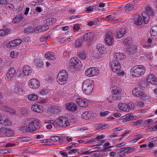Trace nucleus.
Segmentation results:
<instances>
[{
	"label": "nucleus",
	"mask_w": 157,
	"mask_h": 157,
	"mask_svg": "<svg viewBox=\"0 0 157 157\" xmlns=\"http://www.w3.org/2000/svg\"><path fill=\"white\" fill-rule=\"evenodd\" d=\"M82 66L81 61L77 57H74L71 59L68 68L70 71H78Z\"/></svg>",
	"instance_id": "1"
},
{
	"label": "nucleus",
	"mask_w": 157,
	"mask_h": 157,
	"mask_svg": "<svg viewBox=\"0 0 157 157\" xmlns=\"http://www.w3.org/2000/svg\"><path fill=\"white\" fill-rule=\"evenodd\" d=\"M82 90L84 93L90 94L93 91L94 88L93 81L90 79H86L83 82Z\"/></svg>",
	"instance_id": "2"
},
{
	"label": "nucleus",
	"mask_w": 157,
	"mask_h": 157,
	"mask_svg": "<svg viewBox=\"0 0 157 157\" xmlns=\"http://www.w3.org/2000/svg\"><path fill=\"white\" fill-rule=\"evenodd\" d=\"M145 71L143 66L139 65L133 67L131 69L130 71L133 77H139L143 75Z\"/></svg>",
	"instance_id": "3"
},
{
	"label": "nucleus",
	"mask_w": 157,
	"mask_h": 157,
	"mask_svg": "<svg viewBox=\"0 0 157 157\" xmlns=\"http://www.w3.org/2000/svg\"><path fill=\"white\" fill-rule=\"evenodd\" d=\"M110 64L111 69L113 72L117 73L118 76H121L124 75V71H120L121 67L119 61L117 60H113L111 62Z\"/></svg>",
	"instance_id": "4"
},
{
	"label": "nucleus",
	"mask_w": 157,
	"mask_h": 157,
	"mask_svg": "<svg viewBox=\"0 0 157 157\" xmlns=\"http://www.w3.org/2000/svg\"><path fill=\"white\" fill-rule=\"evenodd\" d=\"M68 79V74L65 70H62L58 74L56 79L58 82L61 85L65 84Z\"/></svg>",
	"instance_id": "5"
},
{
	"label": "nucleus",
	"mask_w": 157,
	"mask_h": 157,
	"mask_svg": "<svg viewBox=\"0 0 157 157\" xmlns=\"http://www.w3.org/2000/svg\"><path fill=\"white\" fill-rule=\"evenodd\" d=\"M59 125L61 127H66L70 124V122L67 118L63 116H60L58 120Z\"/></svg>",
	"instance_id": "6"
},
{
	"label": "nucleus",
	"mask_w": 157,
	"mask_h": 157,
	"mask_svg": "<svg viewBox=\"0 0 157 157\" xmlns=\"http://www.w3.org/2000/svg\"><path fill=\"white\" fill-rule=\"evenodd\" d=\"M99 73V70L97 68L92 67L87 69L85 71L86 75L89 77L97 75Z\"/></svg>",
	"instance_id": "7"
},
{
	"label": "nucleus",
	"mask_w": 157,
	"mask_h": 157,
	"mask_svg": "<svg viewBox=\"0 0 157 157\" xmlns=\"http://www.w3.org/2000/svg\"><path fill=\"white\" fill-rule=\"evenodd\" d=\"M119 108L124 111L128 112L130 109H133V105L131 103L127 104L121 103L118 105Z\"/></svg>",
	"instance_id": "8"
},
{
	"label": "nucleus",
	"mask_w": 157,
	"mask_h": 157,
	"mask_svg": "<svg viewBox=\"0 0 157 157\" xmlns=\"http://www.w3.org/2000/svg\"><path fill=\"white\" fill-rule=\"evenodd\" d=\"M136 51V48L134 45H131L129 48L126 49L124 52V55L127 56H131L135 54Z\"/></svg>",
	"instance_id": "9"
},
{
	"label": "nucleus",
	"mask_w": 157,
	"mask_h": 157,
	"mask_svg": "<svg viewBox=\"0 0 157 157\" xmlns=\"http://www.w3.org/2000/svg\"><path fill=\"white\" fill-rule=\"evenodd\" d=\"M114 41L113 36V33L110 31H108L106 33L105 43L109 45H111Z\"/></svg>",
	"instance_id": "10"
},
{
	"label": "nucleus",
	"mask_w": 157,
	"mask_h": 157,
	"mask_svg": "<svg viewBox=\"0 0 157 157\" xmlns=\"http://www.w3.org/2000/svg\"><path fill=\"white\" fill-rule=\"evenodd\" d=\"M29 85L31 88L35 89L39 87L40 83L37 79L33 78L30 79L29 81Z\"/></svg>",
	"instance_id": "11"
},
{
	"label": "nucleus",
	"mask_w": 157,
	"mask_h": 157,
	"mask_svg": "<svg viewBox=\"0 0 157 157\" xmlns=\"http://www.w3.org/2000/svg\"><path fill=\"white\" fill-rule=\"evenodd\" d=\"M140 87H136L132 91L133 94L135 96L140 97L142 98L145 97L146 95L143 92L140 90Z\"/></svg>",
	"instance_id": "12"
},
{
	"label": "nucleus",
	"mask_w": 157,
	"mask_h": 157,
	"mask_svg": "<svg viewBox=\"0 0 157 157\" xmlns=\"http://www.w3.org/2000/svg\"><path fill=\"white\" fill-rule=\"evenodd\" d=\"M83 37L84 40L89 43L92 41L94 40V34L93 32H89L86 33L84 35Z\"/></svg>",
	"instance_id": "13"
},
{
	"label": "nucleus",
	"mask_w": 157,
	"mask_h": 157,
	"mask_svg": "<svg viewBox=\"0 0 157 157\" xmlns=\"http://www.w3.org/2000/svg\"><path fill=\"white\" fill-rule=\"evenodd\" d=\"M16 70L13 67L10 68L6 74L7 79L9 81L12 80L15 75Z\"/></svg>",
	"instance_id": "14"
},
{
	"label": "nucleus",
	"mask_w": 157,
	"mask_h": 157,
	"mask_svg": "<svg viewBox=\"0 0 157 157\" xmlns=\"http://www.w3.org/2000/svg\"><path fill=\"white\" fill-rule=\"evenodd\" d=\"M66 107L68 110L71 111H75L77 109L76 105L73 102L67 103Z\"/></svg>",
	"instance_id": "15"
},
{
	"label": "nucleus",
	"mask_w": 157,
	"mask_h": 157,
	"mask_svg": "<svg viewBox=\"0 0 157 157\" xmlns=\"http://www.w3.org/2000/svg\"><path fill=\"white\" fill-rule=\"evenodd\" d=\"M134 23L138 25H140L142 23L143 21L141 17L138 14H135L134 16Z\"/></svg>",
	"instance_id": "16"
},
{
	"label": "nucleus",
	"mask_w": 157,
	"mask_h": 157,
	"mask_svg": "<svg viewBox=\"0 0 157 157\" xmlns=\"http://www.w3.org/2000/svg\"><path fill=\"white\" fill-rule=\"evenodd\" d=\"M97 49L101 55L106 53V48L101 44H98L97 45Z\"/></svg>",
	"instance_id": "17"
},
{
	"label": "nucleus",
	"mask_w": 157,
	"mask_h": 157,
	"mask_svg": "<svg viewBox=\"0 0 157 157\" xmlns=\"http://www.w3.org/2000/svg\"><path fill=\"white\" fill-rule=\"evenodd\" d=\"M82 117L85 120H90L94 118L93 114H90L88 111L84 112L82 115Z\"/></svg>",
	"instance_id": "18"
},
{
	"label": "nucleus",
	"mask_w": 157,
	"mask_h": 157,
	"mask_svg": "<svg viewBox=\"0 0 157 157\" xmlns=\"http://www.w3.org/2000/svg\"><path fill=\"white\" fill-rule=\"evenodd\" d=\"M33 111L38 113H41L43 110V107L39 105H34L31 107Z\"/></svg>",
	"instance_id": "19"
},
{
	"label": "nucleus",
	"mask_w": 157,
	"mask_h": 157,
	"mask_svg": "<svg viewBox=\"0 0 157 157\" xmlns=\"http://www.w3.org/2000/svg\"><path fill=\"white\" fill-rule=\"evenodd\" d=\"M23 71L25 75L28 76L32 73V70L31 68L29 66H24L23 68Z\"/></svg>",
	"instance_id": "20"
},
{
	"label": "nucleus",
	"mask_w": 157,
	"mask_h": 157,
	"mask_svg": "<svg viewBox=\"0 0 157 157\" xmlns=\"http://www.w3.org/2000/svg\"><path fill=\"white\" fill-rule=\"evenodd\" d=\"M126 33V30L124 28H121L117 32V37L121 38Z\"/></svg>",
	"instance_id": "21"
},
{
	"label": "nucleus",
	"mask_w": 157,
	"mask_h": 157,
	"mask_svg": "<svg viewBox=\"0 0 157 157\" xmlns=\"http://www.w3.org/2000/svg\"><path fill=\"white\" fill-rule=\"evenodd\" d=\"M45 57L48 59L53 60H56V55L54 53L48 52L45 53Z\"/></svg>",
	"instance_id": "22"
},
{
	"label": "nucleus",
	"mask_w": 157,
	"mask_h": 157,
	"mask_svg": "<svg viewBox=\"0 0 157 157\" xmlns=\"http://www.w3.org/2000/svg\"><path fill=\"white\" fill-rule=\"evenodd\" d=\"M76 102L79 106L83 107H86L87 104L85 101L80 98H78L76 99Z\"/></svg>",
	"instance_id": "23"
},
{
	"label": "nucleus",
	"mask_w": 157,
	"mask_h": 157,
	"mask_svg": "<svg viewBox=\"0 0 157 157\" xmlns=\"http://www.w3.org/2000/svg\"><path fill=\"white\" fill-rule=\"evenodd\" d=\"M147 81L148 82L154 84H157V81L155 80L154 76L152 75L149 76L147 79Z\"/></svg>",
	"instance_id": "24"
},
{
	"label": "nucleus",
	"mask_w": 157,
	"mask_h": 157,
	"mask_svg": "<svg viewBox=\"0 0 157 157\" xmlns=\"http://www.w3.org/2000/svg\"><path fill=\"white\" fill-rule=\"evenodd\" d=\"M147 14L148 17L152 18L153 17L155 16V13L153 10L150 7H147L146 8Z\"/></svg>",
	"instance_id": "25"
},
{
	"label": "nucleus",
	"mask_w": 157,
	"mask_h": 157,
	"mask_svg": "<svg viewBox=\"0 0 157 157\" xmlns=\"http://www.w3.org/2000/svg\"><path fill=\"white\" fill-rule=\"evenodd\" d=\"M142 16L144 23L145 24H147L149 22L150 19L151 18L148 17L147 14V13L145 12H143L142 13Z\"/></svg>",
	"instance_id": "26"
},
{
	"label": "nucleus",
	"mask_w": 157,
	"mask_h": 157,
	"mask_svg": "<svg viewBox=\"0 0 157 157\" xmlns=\"http://www.w3.org/2000/svg\"><path fill=\"white\" fill-rule=\"evenodd\" d=\"M61 108L59 106H55L52 107L51 108V111L54 114H58L60 113L61 111Z\"/></svg>",
	"instance_id": "27"
},
{
	"label": "nucleus",
	"mask_w": 157,
	"mask_h": 157,
	"mask_svg": "<svg viewBox=\"0 0 157 157\" xmlns=\"http://www.w3.org/2000/svg\"><path fill=\"white\" fill-rule=\"evenodd\" d=\"M35 130H36V128L34 127V124L32 123V121L29 123L28 126H27V132H31Z\"/></svg>",
	"instance_id": "28"
},
{
	"label": "nucleus",
	"mask_w": 157,
	"mask_h": 157,
	"mask_svg": "<svg viewBox=\"0 0 157 157\" xmlns=\"http://www.w3.org/2000/svg\"><path fill=\"white\" fill-rule=\"evenodd\" d=\"M150 32L151 36H157V26H155L151 28Z\"/></svg>",
	"instance_id": "29"
},
{
	"label": "nucleus",
	"mask_w": 157,
	"mask_h": 157,
	"mask_svg": "<svg viewBox=\"0 0 157 157\" xmlns=\"http://www.w3.org/2000/svg\"><path fill=\"white\" fill-rule=\"evenodd\" d=\"M56 19L53 18H49L46 20V24L48 26L52 25L56 22Z\"/></svg>",
	"instance_id": "30"
},
{
	"label": "nucleus",
	"mask_w": 157,
	"mask_h": 157,
	"mask_svg": "<svg viewBox=\"0 0 157 157\" xmlns=\"http://www.w3.org/2000/svg\"><path fill=\"white\" fill-rule=\"evenodd\" d=\"M32 123L34 124V127L36 128V130L39 129L41 125L40 124V121H39L37 119H35L32 121Z\"/></svg>",
	"instance_id": "31"
},
{
	"label": "nucleus",
	"mask_w": 157,
	"mask_h": 157,
	"mask_svg": "<svg viewBox=\"0 0 157 157\" xmlns=\"http://www.w3.org/2000/svg\"><path fill=\"white\" fill-rule=\"evenodd\" d=\"M23 18L21 14H20L18 16H17L15 18L13 19V22L14 23L18 22L22 20Z\"/></svg>",
	"instance_id": "32"
},
{
	"label": "nucleus",
	"mask_w": 157,
	"mask_h": 157,
	"mask_svg": "<svg viewBox=\"0 0 157 157\" xmlns=\"http://www.w3.org/2000/svg\"><path fill=\"white\" fill-rule=\"evenodd\" d=\"M134 9V6L130 3L127 4L125 7V9L126 13L128 12L129 11L132 10Z\"/></svg>",
	"instance_id": "33"
},
{
	"label": "nucleus",
	"mask_w": 157,
	"mask_h": 157,
	"mask_svg": "<svg viewBox=\"0 0 157 157\" xmlns=\"http://www.w3.org/2000/svg\"><path fill=\"white\" fill-rule=\"evenodd\" d=\"M13 135V132L11 129L6 128L5 133L4 134V136L9 137Z\"/></svg>",
	"instance_id": "34"
},
{
	"label": "nucleus",
	"mask_w": 157,
	"mask_h": 157,
	"mask_svg": "<svg viewBox=\"0 0 157 157\" xmlns=\"http://www.w3.org/2000/svg\"><path fill=\"white\" fill-rule=\"evenodd\" d=\"M121 120H122V121L124 123L130 121V119H129V113L127 114L126 115L122 117L121 118Z\"/></svg>",
	"instance_id": "35"
},
{
	"label": "nucleus",
	"mask_w": 157,
	"mask_h": 157,
	"mask_svg": "<svg viewBox=\"0 0 157 157\" xmlns=\"http://www.w3.org/2000/svg\"><path fill=\"white\" fill-rule=\"evenodd\" d=\"M122 54L120 52L116 53L114 55V58L117 61H120L122 59Z\"/></svg>",
	"instance_id": "36"
},
{
	"label": "nucleus",
	"mask_w": 157,
	"mask_h": 157,
	"mask_svg": "<svg viewBox=\"0 0 157 157\" xmlns=\"http://www.w3.org/2000/svg\"><path fill=\"white\" fill-rule=\"evenodd\" d=\"M82 39H77L75 41V44L76 48H80L82 45Z\"/></svg>",
	"instance_id": "37"
},
{
	"label": "nucleus",
	"mask_w": 157,
	"mask_h": 157,
	"mask_svg": "<svg viewBox=\"0 0 157 157\" xmlns=\"http://www.w3.org/2000/svg\"><path fill=\"white\" fill-rule=\"evenodd\" d=\"M38 98V96L36 94H30L28 96L29 99L32 101H35L37 100Z\"/></svg>",
	"instance_id": "38"
},
{
	"label": "nucleus",
	"mask_w": 157,
	"mask_h": 157,
	"mask_svg": "<svg viewBox=\"0 0 157 157\" xmlns=\"http://www.w3.org/2000/svg\"><path fill=\"white\" fill-rule=\"evenodd\" d=\"M34 30V29L32 27H29L25 29L24 30V33L27 34L29 33H33Z\"/></svg>",
	"instance_id": "39"
},
{
	"label": "nucleus",
	"mask_w": 157,
	"mask_h": 157,
	"mask_svg": "<svg viewBox=\"0 0 157 157\" xmlns=\"http://www.w3.org/2000/svg\"><path fill=\"white\" fill-rule=\"evenodd\" d=\"M121 89L117 87H114V89L113 90L112 93L113 94H118V93H121Z\"/></svg>",
	"instance_id": "40"
},
{
	"label": "nucleus",
	"mask_w": 157,
	"mask_h": 157,
	"mask_svg": "<svg viewBox=\"0 0 157 157\" xmlns=\"http://www.w3.org/2000/svg\"><path fill=\"white\" fill-rule=\"evenodd\" d=\"M121 94L118 93V94H113L112 95V97L115 100H120L121 99Z\"/></svg>",
	"instance_id": "41"
},
{
	"label": "nucleus",
	"mask_w": 157,
	"mask_h": 157,
	"mask_svg": "<svg viewBox=\"0 0 157 157\" xmlns=\"http://www.w3.org/2000/svg\"><path fill=\"white\" fill-rule=\"evenodd\" d=\"M12 41L13 42V44H14V47L19 45L21 44L22 42L21 40L20 39H15Z\"/></svg>",
	"instance_id": "42"
},
{
	"label": "nucleus",
	"mask_w": 157,
	"mask_h": 157,
	"mask_svg": "<svg viewBox=\"0 0 157 157\" xmlns=\"http://www.w3.org/2000/svg\"><path fill=\"white\" fill-rule=\"evenodd\" d=\"M20 113L21 116H26L28 113L27 109L24 108L20 109Z\"/></svg>",
	"instance_id": "43"
},
{
	"label": "nucleus",
	"mask_w": 157,
	"mask_h": 157,
	"mask_svg": "<svg viewBox=\"0 0 157 157\" xmlns=\"http://www.w3.org/2000/svg\"><path fill=\"white\" fill-rule=\"evenodd\" d=\"M132 39L131 37H128L123 40V43L126 45H128L131 43Z\"/></svg>",
	"instance_id": "44"
},
{
	"label": "nucleus",
	"mask_w": 157,
	"mask_h": 157,
	"mask_svg": "<svg viewBox=\"0 0 157 157\" xmlns=\"http://www.w3.org/2000/svg\"><path fill=\"white\" fill-rule=\"evenodd\" d=\"M78 56L80 58L83 59H85L86 58V56L84 51H82L79 52Z\"/></svg>",
	"instance_id": "45"
},
{
	"label": "nucleus",
	"mask_w": 157,
	"mask_h": 157,
	"mask_svg": "<svg viewBox=\"0 0 157 157\" xmlns=\"http://www.w3.org/2000/svg\"><path fill=\"white\" fill-rule=\"evenodd\" d=\"M125 150H127V151H124V153L126 154H128L129 153H131L134 150V148L132 147L131 148V147H128L125 148Z\"/></svg>",
	"instance_id": "46"
},
{
	"label": "nucleus",
	"mask_w": 157,
	"mask_h": 157,
	"mask_svg": "<svg viewBox=\"0 0 157 157\" xmlns=\"http://www.w3.org/2000/svg\"><path fill=\"white\" fill-rule=\"evenodd\" d=\"M4 124H3V125H7V126H9L11 124V121L9 120V119L5 117V120H4Z\"/></svg>",
	"instance_id": "47"
},
{
	"label": "nucleus",
	"mask_w": 157,
	"mask_h": 157,
	"mask_svg": "<svg viewBox=\"0 0 157 157\" xmlns=\"http://www.w3.org/2000/svg\"><path fill=\"white\" fill-rule=\"evenodd\" d=\"M135 137L136 138L135 139L131 141L130 142L131 143H133L136 142V141H137L138 140H139L141 138V136L140 135L136 136Z\"/></svg>",
	"instance_id": "48"
},
{
	"label": "nucleus",
	"mask_w": 157,
	"mask_h": 157,
	"mask_svg": "<svg viewBox=\"0 0 157 157\" xmlns=\"http://www.w3.org/2000/svg\"><path fill=\"white\" fill-rule=\"evenodd\" d=\"M100 56L98 53L94 52L92 55V57H93V59H97L99 58Z\"/></svg>",
	"instance_id": "49"
},
{
	"label": "nucleus",
	"mask_w": 157,
	"mask_h": 157,
	"mask_svg": "<svg viewBox=\"0 0 157 157\" xmlns=\"http://www.w3.org/2000/svg\"><path fill=\"white\" fill-rule=\"evenodd\" d=\"M51 140H52L53 142H56L59 141V137L57 136H52L51 137Z\"/></svg>",
	"instance_id": "50"
},
{
	"label": "nucleus",
	"mask_w": 157,
	"mask_h": 157,
	"mask_svg": "<svg viewBox=\"0 0 157 157\" xmlns=\"http://www.w3.org/2000/svg\"><path fill=\"white\" fill-rule=\"evenodd\" d=\"M21 141L23 142H27L29 141L30 140V138L28 137H22L21 138Z\"/></svg>",
	"instance_id": "51"
},
{
	"label": "nucleus",
	"mask_w": 157,
	"mask_h": 157,
	"mask_svg": "<svg viewBox=\"0 0 157 157\" xmlns=\"http://www.w3.org/2000/svg\"><path fill=\"white\" fill-rule=\"evenodd\" d=\"M50 37L49 36L45 35L44 36L40 39V40L41 42H44L48 38H50Z\"/></svg>",
	"instance_id": "52"
},
{
	"label": "nucleus",
	"mask_w": 157,
	"mask_h": 157,
	"mask_svg": "<svg viewBox=\"0 0 157 157\" xmlns=\"http://www.w3.org/2000/svg\"><path fill=\"white\" fill-rule=\"evenodd\" d=\"M20 130L21 131H23L24 132H27V125L26 126L23 125L20 127Z\"/></svg>",
	"instance_id": "53"
},
{
	"label": "nucleus",
	"mask_w": 157,
	"mask_h": 157,
	"mask_svg": "<svg viewBox=\"0 0 157 157\" xmlns=\"http://www.w3.org/2000/svg\"><path fill=\"white\" fill-rule=\"evenodd\" d=\"M6 128H0V134L4 136V134L6 132Z\"/></svg>",
	"instance_id": "54"
},
{
	"label": "nucleus",
	"mask_w": 157,
	"mask_h": 157,
	"mask_svg": "<svg viewBox=\"0 0 157 157\" xmlns=\"http://www.w3.org/2000/svg\"><path fill=\"white\" fill-rule=\"evenodd\" d=\"M6 117L5 116H2L1 115H0V123L2 125H3L4 124V121L5 118Z\"/></svg>",
	"instance_id": "55"
},
{
	"label": "nucleus",
	"mask_w": 157,
	"mask_h": 157,
	"mask_svg": "<svg viewBox=\"0 0 157 157\" xmlns=\"http://www.w3.org/2000/svg\"><path fill=\"white\" fill-rule=\"evenodd\" d=\"M73 28L75 30H78L80 29L79 25L78 24H75V25H74Z\"/></svg>",
	"instance_id": "56"
},
{
	"label": "nucleus",
	"mask_w": 157,
	"mask_h": 157,
	"mask_svg": "<svg viewBox=\"0 0 157 157\" xmlns=\"http://www.w3.org/2000/svg\"><path fill=\"white\" fill-rule=\"evenodd\" d=\"M36 30H37L39 32H43L42 29V26L41 25L36 27L35 29L34 30V31L36 32Z\"/></svg>",
	"instance_id": "57"
},
{
	"label": "nucleus",
	"mask_w": 157,
	"mask_h": 157,
	"mask_svg": "<svg viewBox=\"0 0 157 157\" xmlns=\"http://www.w3.org/2000/svg\"><path fill=\"white\" fill-rule=\"evenodd\" d=\"M125 151V148H122L119 149H118L116 150L115 151L117 153H120L124 151Z\"/></svg>",
	"instance_id": "58"
},
{
	"label": "nucleus",
	"mask_w": 157,
	"mask_h": 157,
	"mask_svg": "<svg viewBox=\"0 0 157 157\" xmlns=\"http://www.w3.org/2000/svg\"><path fill=\"white\" fill-rule=\"evenodd\" d=\"M42 29L43 31H45L49 28L48 26L47 25H42Z\"/></svg>",
	"instance_id": "59"
},
{
	"label": "nucleus",
	"mask_w": 157,
	"mask_h": 157,
	"mask_svg": "<svg viewBox=\"0 0 157 157\" xmlns=\"http://www.w3.org/2000/svg\"><path fill=\"white\" fill-rule=\"evenodd\" d=\"M78 151V149H73L68 152V153L70 154H73L76 153Z\"/></svg>",
	"instance_id": "60"
},
{
	"label": "nucleus",
	"mask_w": 157,
	"mask_h": 157,
	"mask_svg": "<svg viewBox=\"0 0 157 157\" xmlns=\"http://www.w3.org/2000/svg\"><path fill=\"white\" fill-rule=\"evenodd\" d=\"M109 113V112L108 111H105L103 112L100 113V115L101 117L105 116L107 115Z\"/></svg>",
	"instance_id": "61"
},
{
	"label": "nucleus",
	"mask_w": 157,
	"mask_h": 157,
	"mask_svg": "<svg viewBox=\"0 0 157 157\" xmlns=\"http://www.w3.org/2000/svg\"><path fill=\"white\" fill-rule=\"evenodd\" d=\"M129 119H130V121L135 120L136 118V116H133L132 114L129 113Z\"/></svg>",
	"instance_id": "62"
},
{
	"label": "nucleus",
	"mask_w": 157,
	"mask_h": 157,
	"mask_svg": "<svg viewBox=\"0 0 157 157\" xmlns=\"http://www.w3.org/2000/svg\"><path fill=\"white\" fill-rule=\"evenodd\" d=\"M114 18L113 17H112L111 15H110L106 17V19H109L108 21H111L114 20Z\"/></svg>",
	"instance_id": "63"
},
{
	"label": "nucleus",
	"mask_w": 157,
	"mask_h": 157,
	"mask_svg": "<svg viewBox=\"0 0 157 157\" xmlns=\"http://www.w3.org/2000/svg\"><path fill=\"white\" fill-rule=\"evenodd\" d=\"M47 93V92L45 89L41 90L40 91L39 94H40L44 95L45 94Z\"/></svg>",
	"instance_id": "64"
}]
</instances>
